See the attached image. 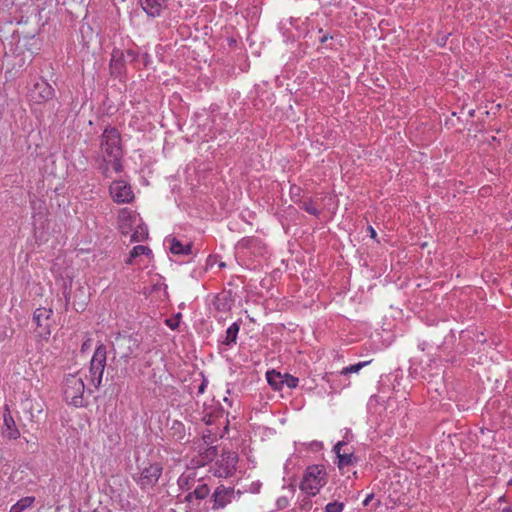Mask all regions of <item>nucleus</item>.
<instances>
[{"label": "nucleus", "mask_w": 512, "mask_h": 512, "mask_svg": "<svg viewBox=\"0 0 512 512\" xmlns=\"http://www.w3.org/2000/svg\"><path fill=\"white\" fill-rule=\"evenodd\" d=\"M120 132L114 127H107L101 136L102 164L101 171L105 177H109V170L112 169L116 173L122 171Z\"/></svg>", "instance_id": "obj_1"}, {"label": "nucleus", "mask_w": 512, "mask_h": 512, "mask_svg": "<svg viewBox=\"0 0 512 512\" xmlns=\"http://www.w3.org/2000/svg\"><path fill=\"white\" fill-rule=\"evenodd\" d=\"M177 485L182 493H185L183 502L191 507L196 506L200 501L206 499L211 489L205 478L199 476L194 468H187L178 478Z\"/></svg>", "instance_id": "obj_2"}, {"label": "nucleus", "mask_w": 512, "mask_h": 512, "mask_svg": "<svg viewBox=\"0 0 512 512\" xmlns=\"http://www.w3.org/2000/svg\"><path fill=\"white\" fill-rule=\"evenodd\" d=\"M84 393L85 384L81 375L71 374L65 378L64 398L69 404L75 407H83L85 405Z\"/></svg>", "instance_id": "obj_3"}, {"label": "nucleus", "mask_w": 512, "mask_h": 512, "mask_svg": "<svg viewBox=\"0 0 512 512\" xmlns=\"http://www.w3.org/2000/svg\"><path fill=\"white\" fill-rule=\"evenodd\" d=\"M242 494L241 490L220 484L211 493L208 503L211 504L212 511H219L225 509L232 502L238 501Z\"/></svg>", "instance_id": "obj_4"}, {"label": "nucleus", "mask_w": 512, "mask_h": 512, "mask_svg": "<svg viewBox=\"0 0 512 512\" xmlns=\"http://www.w3.org/2000/svg\"><path fill=\"white\" fill-rule=\"evenodd\" d=\"M325 475L326 472L321 466L308 467L300 483V489L310 496H315L326 483Z\"/></svg>", "instance_id": "obj_5"}, {"label": "nucleus", "mask_w": 512, "mask_h": 512, "mask_svg": "<svg viewBox=\"0 0 512 512\" xmlns=\"http://www.w3.org/2000/svg\"><path fill=\"white\" fill-rule=\"evenodd\" d=\"M106 358V346L103 344L98 345L90 361L89 369L91 382L96 388L101 385L104 369L106 366Z\"/></svg>", "instance_id": "obj_6"}, {"label": "nucleus", "mask_w": 512, "mask_h": 512, "mask_svg": "<svg viewBox=\"0 0 512 512\" xmlns=\"http://www.w3.org/2000/svg\"><path fill=\"white\" fill-rule=\"evenodd\" d=\"M109 193L112 200L117 204H128L135 199L131 185L125 180L113 181L109 186Z\"/></svg>", "instance_id": "obj_7"}, {"label": "nucleus", "mask_w": 512, "mask_h": 512, "mask_svg": "<svg viewBox=\"0 0 512 512\" xmlns=\"http://www.w3.org/2000/svg\"><path fill=\"white\" fill-rule=\"evenodd\" d=\"M238 455L235 452H224L221 458L216 462L213 475L217 478H228L232 476L236 470Z\"/></svg>", "instance_id": "obj_8"}, {"label": "nucleus", "mask_w": 512, "mask_h": 512, "mask_svg": "<svg viewBox=\"0 0 512 512\" xmlns=\"http://www.w3.org/2000/svg\"><path fill=\"white\" fill-rule=\"evenodd\" d=\"M162 470V466L159 463L149 464V466L144 467L141 470L139 476L135 478V480L141 489H150L157 484L162 474Z\"/></svg>", "instance_id": "obj_9"}, {"label": "nucleus", "mask_w": 512, "mask_h": 512, "mask_svg": "<svg viewBox=\"0 0 512 512\" xmlns=\"http://www.w3.org/2000/svg\"><path fill=\"white\" fill-rule=\"evenodd\" d=\"M138 222H141V218L135 210L129 208L119 210L117 224L122 235L130 234Z\"/></svg>", "instance_id": "obj_10"}, {"label": "nucleus", "mask_w": 512, "mask_h": 512, "mask_svg": "<svg viewBox=\"0 0 512 512\" xmlns=\"http://www.w3.org/2000/svg\"><path fill=\"white\" fill-rule=\"evenodd\" d=\"M54 88L46 81L36 82L29 92L30 101L41 104L51 100L54 97Z\"/></svg>", "instance_id": "obj_11"}, {"label": "nucleus", "mask_w": 512, "mask_h": 512, "mask_svg": "<svg viewBox=\"0 0 512 512\" xmlns=\"http://www.w3.org/2000/svg\"><path fill=\"white\" fill-rule=\"evenodd\" d=\"M20 430L18 429L16 422L11 414L8 405L4 406L3 413V426H2V436L8 440H17L20 438Z\"/></svg>", "instance_id": "obj_12"}, {"label": "nucleus", "mask_w": 512, "mask_h": 512, "mask_svg": "<svg viewBox=\"0 0 512 512\" xmlns=\"http://www.w3.org/2000/svg\"><path fill=\"white\" fill-rule=\"evenodd\" d=\"M348 444L346 437L342 441L336 443L333 447V452L338 459V467L341 469L345 466L351 465L355 460L354 452L350 449H343Z\"/></svg>", "instance_id": "obj_13"}, {"label": "nucleus", "mask_w": 512, "mask_h": 512, "mask_svg": "<svg viewBox=\"0 0 512 512\" xmlns=\"http://www.w3.org/2000/svg\"><path fill=\"white\" fill-rule=\"evenodd\" d=\"M125 54L120 49H114L111 53L110 70L114 76L121 75L125 70Z\"/></svg>", "instance_id": "obj_14"}, {"label": "nucleus", "mask_w": 512, "mask_h": 512, "mask_svg": "<svg viewBox=\"0 0 512 512\" xmlns=\"http://www.w3.org/2000/svg\"><path fill=\"white\" fill-rule=\"evenodd\" d=\"M143 10L151 17H158L167 7V0H140Z\"/></svg>", "instance_id": "obj_15"}, {"label": "nucleus", "mask_w": 512, "mask_h": 512, "mask_svg": "<svg viewBox=\"0 0 512 512\" xmlns=\"http://www.w3.org/2000/svg\"><path fill=\"white\" fill-rule=\"evenodd\" d=\"M114 337V340H112V345L115 348L116 345L128 343V349L129 351L127 353H124L122 357H129L130 354L133 353L134 348L138 347V340L132 338L130 335L121 334L120 332L113 333L111 335V338Z\"/></svg>", "instance_id": "obj_16"}, {"label": "nucleus", "mask_w": 512, "mask_h": 512, "mask_svg": "<svg viewBox=\"0 0 512 512\" xmlns=\"http://www.w3.org/2000/svg\"><path fill=\"white\" fill-rule=\"evenodd\" d=\"M166 242L170 245V251L174 255H189L192 252L191 243H182L175 237L167 238Z\"/></svg>", "instance_id": "obj_17"}, {"label": "nucleus", "mask_w": 512, "mask_h": 512, "mask_svg": "<svg viewBox=\"0 0 512 512\" xmlns=\"http://www.w3.org/2000/svg\"><path fill=\"white\" fill-rule=\"evenodd\" d=\"M214 305L219 312H226L231 310L233 301L230 293L223 292L218 294L215 298Z\"/></svg>", "instance_id": "obj_18"}, {"label": "nucleus", "mask_w": 512, "mask_h": 512, "mask_svg": "<svg viewBox=\"0 0 512 512\" xmlns=\"http://www.w3.org/2000/svg\"><path fill=\"white\" fill-rule=\"evenodd\" d=\"M148 238V228L147 226L141 222H138L134 229L131 232L130 241L131 242H142Z\"/></svg>", "instance_id": "obj_19"}, {"label": "nucleus", "mask_w": 512, "mask_h": 512, "mask_svg": "<svg viewBox=\"0 0 512 512\" xmlns=\"http://www.w3.org/2000/svg\"><path fill=\"white\" fill-rule=\"evenodd\" d=\"M217 455V449L216 447H209L205 450L203 454H200L199 458L197 460H192L193 463H195L196 466H204L206 463L212 461L215 456Z\"/></svg>", "instance_id": "obj_20"}, {"label": "nucleus", "mask_w": 512, "mask_h": 512, "mask_svg": "<svg viewBox=\"0 0 512 512\" xmlns=\"http://www.w3.org/2000/svg\"><path fill=\"white\" fill-rule=\"evenodd\" d=\"M151 249L144 245H138L133 247V249L130 251L129 257L126 259V264L131 265L135 258H137L140 255H151Z\"/></svg>", "instance_id": "obj_21"}, {"label": "nucleus", "mask_w": 512, "mask_h": 512, "mask_svg": "<svg viewBox=\"0 0 512 512\" xmlns=\"http://www.w3.org/2000/svg\"><path fill=\"white\" fill-rule=\"evenodd\" d=\"M239 332V325L237 322H233L226 330V336L223 340V344L230 346L236 343L237 335Z\"/></svg>", "instance_id": "obj_22"}, {"label": "nucleus", "mask_w": 512, "mask_h": 512, "mask_svg": "<svg viewBox=\"0 0 512 512\" xmlns=\"http://www.w3.org/2000/svg\"><path fill=\"white\" fill-rule=\"evenodd\" d=\"M33 324H35L33 332L36 337L40 339H47L50 336L51 330L48 322H33Z\"/></svg>", "instance_id": "obj_23"}, {"label": "nucleus", "mask_w": 512, "mask_h": 512, "mask_svg": "<svg viewBox=\"0 0 512 512\" xmlns=\"http://www.w3.org/2000/svg\"><path fill=\"white\" fill-rule=\"evenodd\" d=\"M266 379L269 385H271L274 389H280L283 385L282 374L275 370L267 371Z\"/></svg>", "instance_id": "obj_24"}, {"label": "nucleus", "mask_w": 512, "mask_h": 512, "mask_svg": "<svg viewBox=\"0 0 512 512\" xmlns=\"http://www.w3.org/2000/svg\"><path fill=\"white\" fill-rule=\"evenodd\" d=\"M369 363V361H363V362H359V363H356V364H353V365H349L347 367H344L342 370H341V374L343 375H347V374H351V373H357L359 372L364 366H366L367 364Z\"/></svg>", "instance_id": "obj_25"}, {"label": "nucleus", "mask_w": 512, "mask_h": 512, "mask_svg": "<svg viewBox=\"0 0 512 512\" xmlns=\"http://www.w3.org/2000/svg\"><path fill=\"white\" fill-rule=\"evenodd\" d=\"M35 502V497L33 496H26L21 499H19L16 504L21 509V511H25L26 509H29L33 506Z\"/></svg>", "instance_id": "obj_26"}, {"label": "nucleus", "mask_w": 512, "mask_h": 512, "mask_svg": "<svg viewBox=\"0 0 512 512\" xmlns=\"http://www.w3.org/2000/svg\"><path fill=\"white\" fill-rule=\"evenodd\" d=\"M300 207L301 209H303L304 211L311 215L318 216L319 214L318 209L315 207L314 203L311 200L304 201Z\"/></svg>", "instance_id": "obj_27"}, {"label": "nucleus", "mask_w": 512, "mask_h": 512, "mask_svg": "<svg viewBox=\"0 0 512 512\" xmlns=\"http://www.w3.org/2000/svg\"><path fill=\"white\" fill-rule=\"evenodd\" d=\"M345 505L343 502L334 501L325 506V512H342Z\"/></svg>", "instance_id": "obj_28"}, {"label": "nucleus", "mask_w": 512, "mask_h": 512, "mask_svg": "<svg viewBox=\"0 0 512 512\" xmlns=\"http://www.w3.org/2000/svg\"><path fill=\"white\" fill-rule=\"evenodd\" d=\"M283 376V384H285L288 388H296L298 386V378L290 375V374H284Z\"/></svg>", "instance_id": "obj_29"}, {"label": "nucleus", "mask_w": 512, "mask_h": 512, "mask_svg": "<svg viewBox=\"0 0 512 512\" xmlns=\"http://www.w3.org/2000/svg\"><path fill=\"white\" fill-rule=\"evenodd\" d=\"M289 505V498L287 496H280L276 500V506L279 510L287 508Z\"/></svg>", "instance_id": "obj_30"}, {"label": "nucleus", "mask_w": 512, "mask_h": 512, "mask_svg": "<svg viewBox=\"0 0 512 512\" xmlns=\"http://www.w3.org/2000/svg\"><path fill=\"white\" fill-rule=\"evenodd\" d=\"M125 54V61L134 63L138 59V53L134 50H127Z\"/></svg>", "instance_id": "obj_31"}, {"label": "nucleus", "mask_w": 512, "mask_h": 512, "mask_svg": "<svg viewBox=\"0 0 512 512\" xmlns=\"http://www.w3.org/2000/svg\"><path fill=\"white\" fill-rule=\"evenodd\" d=\"M171 330H178L181 322H165Z\"/></svg>", "instance_id": "obj_32"}, {"label": "nucleus", "mask_w": 512, "mask_h": 512, "mask_svg": "<svg viewBox=\"0 0 512 512\" xmlns=\"http://www.w3.org/2000/svg\"><path fill=\"white\" fill-rule=\"evenodd\" d=\"M373 498H374V494H373V493L368 494V495L366 496V498L364 499V501H363V506H368V505H369V503L372 501V499H373Z\"/></svg>", "instance_id": "obj_33"}, {"label": "nucleus", "mask_w": 512, "mask_h": 512, "mask_svg": "<svg viewBox=\"0 0 512 512\" xmlns=\"http://www.w3.org/2000/svg\"><path fill=\"white\" fill-rule=\"evenodd\" d=\"M9 512H22L21 509L17 506V504L15 503L14 505H12L10 507V510Z\"/></svg>", "instance_id": "obj_34"}, {"label": "nucleus", "mask_w": 512, "mask_h": 512, "mask_svg": "<svg viewBox=\"0 0 512 512\" xmlns=\"http://www.w3.org/2000/svg\"><path fill=\"white\" fill-rule=\"evenodd\" d=\"M41 317H43V314L40 310H38V312H35L34 320L39 321Z\"/></svg>", "instance_id": "obj_35"}, {"label": "nucleus", "mask_w": 512, "mask_h": 512, "mask_svg": "<svg viewBox=\"0 0 512 512\" xmlns=\"http://www.w3.org/2000/svg\"><path fill=\"white\" fill-rule=\"evenodd\" d=\"M206 388V383L203 381L200 386L198 387V393H203Z\"/></svg>", "instance_id": "obj_36"}, {"label": "nucleus", "mask_w": 512, "mask_h": 512, "mask_svg": "<svg viewBox=\"0 0 512 512\" xmlns=\"http://www.w3.org/2000/svg\"><path fill=\"white\" fill-rule=\"evenodd\" d=\"M369 231H370L371 237L376 238V231L373 229V227L370 226Z\"/></svg>", "instance_id": "obj_37"}, {"label": "nucleus", "mask_w": 512, "mask_h": 512, "mask_svg": "<svg viewBox=\"0 0 512 512\" xmlns=\"http://www.w3.org/2000/svg\"><path fill=\"white\" fill-rule=\"evenodd\" d=\"M501 512H512V505L503 508Z\"/></svg>", "instance_id": "obj_38"}, {"label": "nucleus", "mask_w": 512, "mask_h": 512, "mask_svg": "<svg viewBox=\"0 0 512 512\" xmlns=\"http://www.w3.org/2000/svg\"><path fill=\"white\" fill-rule=\"evenodd\" d=\"M180 318H181V314H180V313H178V314H176V315H175L174 320H180Z\"/></svg>", "instance_id": "obj_39"}, {"label": "nucleus", "mask_w": 512, "mask_h": 512, "mask_svg": "<svg viewBox=\"0 0 512 512\" xmlns=\"http://www.w3.org/2000/svg\"><path fill=\"white\" fill-rule=\"evenodd\" d=\"M304 506H305V507H307V508H310V506H311V502H310V501L305 502Z\"/></svg>", "instance_id": "obj_40"}, {"label": "nucleus", "mask_w": 512, "mask_h": 512, "mask_svg": "<svg viewBox=\"0 0 512 512\" xmlns=\"http://www.w3.org/2000/svg\"><path fill=\"white\" fill-rule=\"evenodd\" d=\"M424 345H425V343H423V344H420V345H419V348H420L422 351H424V349H425V348H424Z\"/></svg>", "instance_id": "obj_41"}, {"label": "nucleus", "mask_w": 512, "mask_h": 512, "mask_svg": "<svg viewBox=\"0 0 512 512\" xmlns=\"http://www.w3.org/2000/svg\"><path fill=\"white\" fill-rule=\"evenodd\" d=\"M349 435V432H346V435L344 437H346V440L349 442V439H348V436Z\"/></svg>", "instance_id": "obj_42"}, {"label": "nucleus", "mask_w": 512, "mask_h": 512, "mask_svg": "<svg viewBox=\"0 0 512 512\" xmlns=\"http://www.w3.org/2000/svg\"><path fill=\"white\" fill-rule=\"evenodd\" d=\"M508 485L512 486V478L508 481Z\"/></svg>", "instance_id": "obj_43"}, {"label": "nucleus", "mask_w": 512, "mask_h": 512, "mask_svg": "<svg viewBox=\"0 0 512 512\" xmlns=\"http://www.w3.org/2000/svg\"><path fill=\"white\" fill-rule=\"evenodd\" d=\"M505 498H506L505 496H502V497H500V499H499V500H500V501H505Z\"/></svg>", "instance_id": "obj_44"}]
</instances>
